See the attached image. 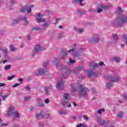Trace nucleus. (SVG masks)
Returning <instances> with one entry per match:
<instances>
[{"label": "nucleus", "mask_w": 127, "mask_h": 127, "mask_svg": "<svg viewBox=\"0 0 127 127\" xmlns=\"http://www.w3.org/2000/svg\"><path fill=\"white\" fill-rule=\"evenodd\" d=\"M83 119L85 120V121H88L89 118L88 117V116H83Z\"/></svg>", "instance_id": "obj_54"}, {"label": "nucleus", "mask_w": 127, "mask_h": 127, "mask_svg": "<svg viewBox=\"0 0 127 127\" xmlns=\"http://www.w3.org/2000/svg\"><path fill=\"white\" fill-rule=\"evenodd\" d=\"M76 69L77 70H78V71H81V70H83V69H84V67L83 66L79 65V66L76 67Z\"/></svg>", "instance_id": "obj_41"}, {"label": "nucleus", "mask_w": 127, "mask_h": 127, "mask_svg": "<svg viewBox=\"0 0 127 127\" xmlns=\"http://www.w3.org/2000/svg\"><path fill=\"white\" fill-rule=\"evenodd\" d=\"M64 86V81L63 79H61L60 81H59L57 85V88H62Z\"/></svg>", "instance_id": "obj_17"}, {"label": "nucleus", "mask_w": 127, "mask_h": 127, "mask_svg": "<svg viewBox=\"0 0 127 127\" xmlns=\"http://www.w3.org/2000/svg\"><path fill=\"white\" fill-rule=\"evenodd\" d=\"M46 119H50V114H46Z\"/></svg>", "instance_id": "obj_60"}, {"label": "nucleus", "mask_w": 127, "mask_h": 127, "mask_svg": "<svg viewBox=\"0 0 127 127\" xmlns=\"http://www.w3.org/2000/svg\"><path fill=\"white\" fill-rule=\"evenodd\" d=\"M14 108L12 107H10L9 110L7 111V117H10V116H11V115H12L13 114H14V112H15V111L14 110Z\"/></svg>", "instance_id": "obj_13"}, {"label": "nucleus", "mask_w": 127, "mask_h": 127, "mask_svg": "<svg viewBox=\"0 0 127 127\" xmlns=\"http://www.w3.org/2000/svg\"><path fill=\"white\" fill-rule=\"evenodd\" d=\"M7 97H8V95H2L1 96L3 100H5V99H6V98H7Z\"/></svg>", "instance_id": "obj_50"}, {"label": "nucleus", "mask_w": 127, "mask_h": 127, "mask_svg": "<svg viewBox=\"0 0 127 127\" xmlns=\"http://www.w3.org/2000/svg\"><path fill=\"white\" fill-rule=\"evenodd\" d=\"M71 72V70L70 69H67L65 71H64L63 73V77H64V78L67 77V76H68Z\"/></svg>", "instance_id": "obj_20"}, {"label": "nucleus", "mask_w": 127, "mask_h": 127, "mask_svg": "<svg viewBox=\"0 0 127 127\" xmlns=\"http://www.w3.org/2000/svg\"><path fill=\"white\" fill-rule=\"evenodd\" d=\"M64 98L65 99V100H68V99H69V94L67 93H64Z\"/></svg>", "instance_id": "obj_38"}, {"label": "nucleus", "mask_w": 127, "mask_h": 127, "mask_svg": "<svg viewBox=\"0 0 127 127\" xmlns=\"http://www.w3.org/2000/svg\"><path fill=\"white\" fill-rule=\"evenodd\" d=\"M98 7L99 8H97V13H100V12H102L103 10L110 9V8L113 7V4H110L108 5H103L102 4H99L98 5Z\"/></svg>", "instance_id": "obj_4"}, {"label": "nucleus", "mask_w": 127, "mask_h": 127, "mask_svg": "<svg viewBox=\"0 0 127 127\" xmlns=\"http://www.w3.org/2000/svg\"><path fill=\"white\" fill-rule=\"evenodd\" d=\"M100 65H99L98 64H90V67L93 69V70H90L87 71V77L88 78H92V77H98L99 76V74L95 72L94 70L96 68H98Z\"/></svg>", "instance_id": "obj_2"}, {"label": "nucleus", "mask_w": 127, "mask_h": 127, "mask_svg": "<svg viewBox=\"0 0 127 127\" xmlns=\"http://www.w3.org/2000/svg\"><path fill=\"white\" fill-rule=\"evenodd\" d=\"M116 14L118 16H121V15H123L122 12V8L121 7H118L116 11Z\"/></svg>", "instance_id": "obj_15"}, {"label": "nucleus", "mask_w": 127, "mask_h": 127, "mask_svg": "<svg viewBox=\"0 0 127 127\" xmlns=\"http://www.w3.org/2000/svg\"><path fill=\"white\" fill-rule=\"evenodd\" d=\"M36 106L38 108H44V103L41 101L40 98H37L36 99Z\"/></svg>", "instance_id": "obj_10"}, {"label": "nucleus", "mask_w": 127, "mask_h": 127, "mask_svg": "<svg viewBox=\"0 0 127 127\" xmlns=\"http://www.w3.org/2000/svg\"><path fill=\"white\" fill-rule=\"evenodd\" d=\"M113 60L116 63H119V62L121 60V59L120 58V57H116L114 58Z\"/></svg>", "instance_id": "obj_31"}, {"label": "nucleus", "mask_w": 127, "mask_h": 127, "mask_svg": "<svg viewBox=\"0 0 127 127\" xmlns=\"http://www.w3.org/2000/svg\"><path fill=\"white\" fill-rule=\"evenodd\" d=\"M82 1H84V0H72L73 3H76L77 4H79L81 6L84 5V3L82 2Z\"/></svg>", "instance_id": "obj_16"}, {"label": "nucleus", "mask_w": 127, "mask_h": 127, "mask_svg": "<svg viewBox=\"0 0 127 127\" xmlns=\"http://www.w3.org/2000/svg\"><path fill=\"white\" fill-rule=\"evenodd\" d=\"M73 55L74 56V57H77L78 55H79V52L77 51H75L73 52Z\"/></svg>", "instance_id": "obj_43"}, {"label": "nucleus", "mask_w": 127, "mask_h": 127, "mask_svg": "<svg viewBox=\"0 0 127 127\" xmlns=\"http://www.w3.org/2000/svg\"><path fill=\"white\" fill-rule=\"evenodd\" d=\"M16 59H17V60H21L22 58H21V57L20 56H17L16 57Z\"/></svg>", "instance_id": "obj_56"}, {"label": "nucleus", "mask_w": 127, "mask_h": 127, "mask_svg": "<svg viewBox=\"0 0 127 127\" xmlns=\"http://www.w3.org/2000/svg\"><path fill=\"white\" fill-rule=\"evenodd\" d=\"M100 40V38L98 37L97 36H93L91 39V41L93 43H99Z\"/></svg>", "instance_id": "obj_14"}, {"label": "nucleus", "mask_w": 127, "mask_h": 127, "mask_svg": "<svg viewBox=\"0 0 127 127\" xmlns=\"http://www.w3.org/2000/svg\"><path fill=\"white\" fill-rule=\"evenodd\" d=\"M127 16L126 15H121L118 16L116 18V20L112 23L113 26L116 27H123L124 24H127Z\"/></svg>", "instance_id": "obj_1"}, {"label": "nucleus", "mask_w": 127, "mask_h": 127, "mask_svg": "<svg viewBox=\"0 0 127 127\" xmlns=\"http://www.w3.org/2000/svg\"><path fill=\"white\" fill-rule=\"evenodd\" d=\"M78 70L76 69H75L74 70H73V74L74 75H75V76H77V75L78 74Z\"/></svg>", "instance_id": "obj_49"}, {"label": "nucleus", "mask_w": 127, "mask_h": 127, "mask_svg": "<svg viewBox=\"0 0 127 127\" xmlns=\"http://www.w3.org/2000/svg\"><path fill=\"white\" fill-rule=\"evenodd\" d=\"M18 82H23V78H20L18 79Z\"/></svg>", "instance_id": "obj_62"}, {"label": "nucleus", "mask_w": 127, "mask_h": 127, "mask_svg": "<svg viewBox=\"0 0 127 127\" xmlns=\"http://www.w3.org/2000/svg\"><path fill=\"white\" fill-rule=\"evenodd\" d=\"M123 39L125 40V42L127 44V35H124Z\"/></svg>", "instance_id": "obj_46"}, {"label": "nucleus", "mask_w": 127, "mask_h": 127, "mask_svg": "<svg viewBox=\"0 0 127 127\" xmlns=\"http://www.w3.org/2000/svg\"><path fill=\"white\" fill-rule=\"evenodd\" d=\"M29 100H30V96H27L24 97V101H25V102H28Z\"/></svg>", "instance_id": "obj_40"}, {"label": "nucleus", "mask_w": 127, "mask_h": 127, "mask_svg": "<svg viewBox=\"0 0 127 127\" xmlns=\"http://www.w3.org/2000/svg\"><path fill=\"white\" fill-rule=\"evenodd\" d=\"M50 101L49 100V99L47 98L45 100V104H49V102Z\"/></svg>", "instance_id": "obj_52"}, {"label": "nucleus", "mask_w": 127, "mask_h": 127, "mask_svg": "<svg viewBox=\"0 0 127 127\" xmlns=\"http://www.w3.org/2000/svg\"><path fill=\"white\" fill-rule=\"evenodd\" d=\"M123 100L127 101V93H125L123 96Z\"/></svg>", "instance_id": "obj_44"}, {"label": "nucleus", "mask_w": 127, "mask_h": 127, "mask_svg": "<svg viewBox=\"0 0 127 127\" xmlns=\"http://www.w3.org/2000/svg\"><path fill=\"white\" fill-rule=\"evenodd\" d=\"M84 31V29L83 28H79L78 29V32L79 33H82V32H83Z\"/></svg>", "instance_id": "obj_51"}, {"label": "nucleus", "mask_w": 127, "mask_h": 127, "mask_svg": "<svg viewBox=\"0 0 127 127\" xmlns=\"http://www.w3.org/2000/svg\"><path fill=\"white\" fill-rule=\"evenodd\" d=\"M32 30H35L36 31H38L39 30H42V29H41L40 27L36 26L32 28Z\"/></svg>", "instance_id": "obj_29"}, {"label": "nucleus", "mask_w": 127, "mask_h": 127, "mask_svg": "<svg viewBox=\"0 0 127 127\" xmlns=\"http://www.w3.org/2000/svg\"><path fill=\"white\" fill-rule=\"evenodd\" d=\"M25 91H27V92H31V88H30V86L29 85H26L25 86Z\"/></svg>", "instance_id": "obj_30"}, {"label": "nucleus", "mask_w": 127, "mask_h": 127, "mask_svg": "<svg viewBox=\"0 0 127 127\" xmlns=\"http://www.w3.org/2000/svg\"><path fill=\"white\" fill-rule=\"evenodd\" d=\"M39 74H40V75H42V76H45V73H46V72H47V70H45L42 69V68H40L39 69Z\"/></svg>", "instance_id": "obj_19"}, {"label": "nucleus", "mask_w": 127, "mask_h": 127, "mask_svg": "<svg viewBox=\"0 0 127 127\" xmlns=\"http://www.w3.org/2000/svg\"><path fill=\"white\" fill-rule=\"evenodd\" d=\"M49 22H46L42 24V26L44 27L42 29L44 30V31H45L46 30V29L49 26Z\"/></svg>", "instance_id": "obj_21"}, {"label": "nucleus", "mask_w": 127, "mask_h": 127, "mask_svg": "<svg viewBox=\"0 0 127 127\" xmlns=\"http://www.w3.org/2000/svg\"><path fill=\"white\" fill-rule=\"evenodd\" d=\"M14 77H15V75H12L11 76H9L7 78V80H12V78H14Z\"/></svg>", "instance_id": "obj_48"}, {"label": "nucleus", "mask_w": 127, "mask_h": 127, "mask_svg": "<svg viewBox=\"0 0 127 127\" xmlns=\"http://www.w3.org/2000/svg\"><path fill=\"white\" fill-rule=\"evenodd\" d=\"M71 91L72 92H76L77 90V87L74 84H71Z\"/></svg>", "instance_id": "obj_24"}, {"label": "nucleus", "mask_w": 127, "mask_h": 127, "mask_svg": "<svg viewBox=\"0 0 127 127\" xmlns=\"http://www.w3.org/2000/svg\"><path fill=\"white\" fill-rule=\"evenodd\" d=\"M42 50H43V49L42 47H40V45H37L35 47V49L33 50L31 57H35V54H37L38 52H40V51H42Z\"/></svg>", "instance_id": "obj_5"}, {"label": "nucleus", "mask_w": 127, "mask_h": 127, "mask_svg": "<svg viewBox=\"0 0 127 127\" xmlns=\"http://www.w3.org/2000/svg\"><path fill=\"white\" fill-rule=\"evenodd\" d=\"M17 23H19V20L17 19H14L13 20V23L12 24V25H15V24H17Z\"/></svg>", "instance_id": "obj_32"}, {"label": "nucleus", "mask_w": 127, "mask_h": 127, "mask_svg": "<svg viewBox=\"0 0 127 127\" xmlns=\"http://www.w3.org/2000/svg\"><path fill=\"white\" fill-rule=\"evenodd\" d=\"M108 80L111 81V82H116V83H119V82H121V79L120 76H115V77H111L108 78Z\"/></svg>", "instance_id": "obj_8"}, {"label": "nucleus", "mask_w": 127, "mask_h": 127, "mask_svg": "<svg viewBox=\"0 0 127 127\" xmlns=\"http://www.w3.org/2000/svg\"><path fill=\"white\" fill-rule=\"evenodd\" d=\"M101 126H107L108 125V121H103L101 123Z\"/></svg>", "instance_id": "obj_39"}, {"label": "nucleus", "mask_w": 127, "mask_h": 127, "mask_svg": "<svg viewBox=\"0 0 127 127\" xmlns=\"http://www.w3.org/2000/svg\"><path fill=\"white\" fill-rule=\"evenodd\" d=\"M10 51L12 52H14L16 50V48L14 47V45L13 44H11L10 45Z\"/></svg>", "instance_id": "obj_27"}, {"label": "nucleus", "mask_w": 127, "mask_h": 127, "mask_svg": "<svg viewBox=\"0 0 127 127\" xmlns=\"http://www.w3.org/2000/svg\"><path fill=\"white\" fill-rule=\"evenodd\" d=\"M63 37V33H59L58 35L59 39H61Z\"/></svg>", "instance_id": "obj_47"}, {"label": "nucleus", "mask_w": 127, "mask_h": 127, "mask_svg": "<svg viewBox=\"0 0 127 127\" xmlns=\"http://www.w3.org/2000/svg\"><path fill=\"white\" fill-rule=\"evenodd\" d=\"M0 50H1L3 52L4 58H5V59H7V60H9V57L7 55L8 50L7 49H5V48L0 47Z\"/></svg>", "instance_id": "obj_7"}, {"label": "nucleus", "mask_w": 127, "mask_h": 127, "mask_svg": "<svg viewBox=\"0 0 127 127\" xmlns=\"http://www.w3.org/2000/svg\"><path fill=\"white\" fill-rule=\"evenodd\" d=\"M75 62H76V61H75V60H72V59L70 58L69 62H68V64H69V65H72V64H74V63H75Z\"/></svg>", "instance_id": "obj_35"}, {"label": "nucleus", "mask_w": 127, "mask_h": 127, "mask_svg": "<svg viewBox=\"0 0 127 127\" xmlns=\"http://www.w3.org/2000/svg\"><path fill=\"white\" fill-rule=\"evenodd\" d=\"M58 113L60 116H66L68 114V112L64 110H59Z\"/></svg>", "instance_id": "obj_18"}, {"label": "nucleus", "mask_w": 127, "mask_h": 127, "mask_svg": "<svg viewBox=\"0 0 127 127\" xmlns=\"http://www.w3.org/2000/svg\"><path fill=\"white\" fill-rule=\"evenodd\" d=\"M78 14H79V15H83V14H84V11L81 10H79L78 11H77Z\"/></svg>", "instance_id": "obj_45"}, {"label": "nucleus", "mask_w": 127, "mask_h": 127, "mask_svg": "<svg viewBox=\"0 0 127 127\" xmlns=\"http://www.w3.org/2000/svg\"><path fill=\"white\" fill-rule=\"evenodd\" d=\"M62 106L64 108V109H66V108H71V104L69 103V101L67 100H64L62 102Z\"/></svg>", "instance_id": "obj_11"}, {"label": "nucleus", "mask_w": 127, "mask_h": 127, "mask_svg": "<svg viewBox=\"0 0 127 127\" xmlns=\"http://www.w3.org/2000/svg\"><path fill=\"white\" fill-rule=\"evenodd\" d=\"M78 29H78V28L76 26L73 28V30H74V31H78Z\"/></svg>", "instance_id": "obj_63"}, {"label": "nucleus", "mask_w": 127, "mask_h": 127, "mask_svg": "<svg viewBox=\"0 0 127 127\" xmlns=\"http://www.w3.org/2000/svg\"><path fill=\"white\" fill-rule=\"evenodd\" d=\"M51 89V87L50 86L46 87V88H45L44 91L46 95L49 94V92H50Z\"/></svg>", "instance_id": "obj_23"}, {"label": "nucleus", "mask_w": 127, "mask_h": 127, "mask_svg": "<svg viewBox=\"0 0 127 127\" xmlns=\"http://www.w3.org/2000/svg\"><path fill=\"white\" fill-rule=\"evenodd\" d=\"M49 64V61L45 62L43 65L44 68H47V66H48Z\"/></svg>", "instance_id": "obj_36"}, {"label": "nucleus", "mask_w": 127, "mask_h": 127, "mask_svg": "<svg viewBox=\"0 0 127 127\" xmlns=\"http://www.w3.org/2000/svg\"><path fill=\"white\" fill-rule=\"evenodd\" d=\"M34 7V6L33 5H31L29 7H27V5H26L21 8L20 11H21V12H25L26 10H27L28 13H30L31 12V9H32Z\"/></svg>", "instance_id": "obj_6"}, {"label": "nucleus", "mask_w": 127, "mask_h": 127, "mask_svg": "<svg viewBox=\"0 0 127 127\" xmlns=\"http://www.w3.org/2000/svg\"><path fill=\"white\" fill-rule=\"evenodd\" d=\"M117 117L119 119H122V118H123V117H124V113H123V112H119L117 114Z\"/></svg>", "instance_id": "obj_33"}, {"label": "nucleus", "mask_w": 127, "mask_h": 127, "mask_svg": "<svg viewBox=\"0 0 127 127\" xmlns=\"http://www.w3.org/2000/svg\"><path fill=\"white\" fill-rule=\"evenodd\" d=\"M18 86H19V83H16L15 84L12 85V88H15V87H17Z\"/></svg>", "instance_id": "obj_53"}, {"label": "nucleus", "mask_w": 127, "mask_h": 127, "mask_svg": "<svg viewBox=\"0 0 127 127\" xmlns=\"http://www.w3.org/2000/svg\"><path fill=\"white\" fill-rule=\"evenodd\" d=\"M112 87H113V84H112V83H106V87L107 88V89H111Z\"/></svg>", "instance_id": "obj_34"}, {"label": "nucleus", "mask_w": 127, "mask_h": 127, "mask_svg": "<svg viewBox=\"0 0 127 127\" xmlns=\"http://www.w3.org/2000/svg\"><path fill=\"white\" fill-rule=\"evenodd\" d=\"M61 59H65V57L68 55V53L65 50H62L60 54Z\"/></svg>", "instance_id": "obj_12"}, {"label": "nucleus", "mask_w": 127, "mask_h": 127, "mask_svg": "<svg viewBox=\"0 0 127 127\" xmlns=\"http://www.w3.org/2000/svg\"><path fill=\"white\" fill-rule=\"evenodd\" d=\"M60 62V60L58 58H55L54 61H53V63L56 66H58V64Z\"/></svg>", "instance_id": "obj_22"}, {"label": "nucleus", "mask_w": 127, "mask_h": 127, "mask_svg": "<svg viewBox=\"0 0 127 127\" xmlns=\"http://www.w3.org/2000/svg\"><path fill=\"white\" fill-rule=\"evenodd\" d=\"M6 84H5V83H0V87H4V86H6Z\"/></svg>", "instance_id": "obj_59"}, {"label": "nucleus", "mask_w": 127, "mask_h": 127, "mask_svg": "<svg viewBox=\"0 0 127 127\" xmlns=\"http://www.w3.org/2000/svg\"><path fill=\"white\" fill-rule=\"evenodd\" d=\"M27 40H30V39H31V37H30V36L29 35H28L27 36Z\"/></svg>", "instance_id": "obj_61"}, {"label": "nucleus", "mask_w": 127, "mask_h": 127, "mask_svg": "<svg viewBox=\"0 0 127 127\" xmlns=\"http://www.w3.org/2000/svg\"><path fill=\"white\" fill-rule=\"evenodd\" d=\"M16 1L15 0H11L10 3H11L12 4H13L14 3H15Z\"/></svg>", "instance_id": "obj_58"}, {"label": "nucleus", "mask_w": 127, "mask_h": 127, "mask_svg": "<svg viewBox=\"0 0 127 127\" xmlns=\"http://www.w3.org/2000/svg\"><path fill=\"white\" fill-rule=\"evenodd\" d=\"M11 68V65H5V67H4V70H6L7 71V70H9Z\"/></svg>", "instance_id": "obj_37"}, {"label": "nucleus", "mask_w": 127, "mask_h": 127, "mask_svg": "<svg viewBox=\"0 0 127 127\" xmlns=\"http://www.w3.org/2000/svg\"><path fill=\"white\" fill-rule=\"evenodd\" d=\"M36 119L37 120H40V119H44V111L43 110H40L39 114H36Z\"/></svg>", "instance_id": "obj_9"}, {"label": "nucleus", "mask_w": 127, "mask_h": 127, "mask_svg": "<svg viewBox=\"0 0 127 127\" xmlns=\"http://www.w3.org/2000/svg\"><path fill=\"white\" fill-rule=\"evenodd\" d=\"M55 35V32L52 31L50 34V36H54Z\"/></svg>", "instance_id": "obj_57"}, {"label": "nucleus", "mask_w": 127, "mask_h": 127, "mask_svg": "<svg viewBox=\"0 0 127 127\" xmlns=\"http://www.w3.org/2000/svg\"><path fill=\"white\" fill-rule=\"evenodd\" d=\"M45 21H46V19L45 18H38L37 19V22L38 23H40V22H45Z\"/></svg>", "instance_id": "obj_28"}, {"label": "nucleus", "mask_w": 127, "mask_h": 127, "mask_svg": "<svg viewBox=\"0 0 127 127\" xmlns=\"http://www.w3.org/2000/svg\"><path fill=\"white\" fill-rule=\"evenodd\" d=\"M22 19H23L24 21H26L27 20V17H26V16L22 17Z\"/></svg>", "instance_id": "obj_55"}, {"label": "nucleus", "mask_w": 127, "mask_h": 127, "mask_svg": "<svg viewBox=\"0 0 127 127\" xmlns=\"http://www.w3.org/2000/svg\"><path fill=\"white\" fill-rule=\"evenodd\" d=\"M113 39L115 42H118L120 39V38H119V36L117 35H113Z\"/></svg>", "instance_id": "obj_26"}, {"label": "nucleus", "mask_w": 127, "mask_h": 127, "mask_svg": "<svg viewBox=\"0 0 127 127\" xmlns=\"http://www.w3.org/2000/svg\"><path fill=\"white\" fill-rule=\"evenodd\" d=\"M79 88L80 90L79 93L80 96L79 97L82 98V97H83V98H87V97H88V92H89V90L83 85H79Z\"/></svg>", "instance_id": "obj_3"}, {"label": "nucleus", "mask_w": 127, "mask_h": 127, "mask_svg": "<svg viewBox=\"0 0 127 127\" xmlns=\"http://www.w3.org/2000/svg\"><path fill=\"white\" fill-rule=\"evenodd\" d=\"M102 112H105V109H100L99 110H98L97 114H98V115H101V114H102Z\"/></svg>", "instance_id": "obj_42"}, {"label": "nucleus", "mask_w": 127, "mask_h": 127, "mask_svg": "<svg viewBox=\"0 0 127 127\" xmlns=\"http://www.w3.org/2000/svg\"><path fill=\"white\" fill-rule=\"evenodd\" d=\"M14 119H18L19 118V113L17 111H15L14 112Z\"/></svg>", "instance_id": "obj_25"}, {"label": "nucleus", "mask_w": 127, "mask_h": 127, "mask_svg": "<svg viewBox=\"0 0 127 127\" xmlns=\"http://www.w3.org/2000/svg\"><path fill=\"white\" fill-rule=\"evenodd\" d=\"M39 127H44V125H43V124L42 123H39Z\"/></svg>", "instance_id": "obj_64"}]
</instances>
